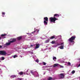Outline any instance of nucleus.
Returning <instances> with one entry per match:
<instances>
[{
  "label": "nucleus",
  "mask_w": 80,
  "mask_h": 80,
  "mask_svg": "<svg viewBox=\"0 0 80 80\" xmlns=\"http://www.w3.org/2000/svg\"><path fill=\"white\" fill-rule=\"evenodd\" d=\"M60 15L58 14H55L54 15V17H51L49 20L51 22H53L54 23H55V21L56 20H58V18H56L55 17H56V18L59 17Z\"/></svg>",
  "instance_id": "f257e3e1"
},
{
  "label": "nucleus",
  "mask_w": 80,
  "mask_h": 80,
  "mask_svg": "<svg viewBox=\"0 0 80 80\" xmlns=\"http://www.w3.org/2000/svg\"><path fill=\"white\" fill-rule=\"evenodd\" d=\"M76 38V36H72L68 40V41L70 43H74L75 42L74 41Z\"/></svg>",
  "instance_id": "f03ea898"
},
{
  "label": "nucleus",
  "mask_w": 80,
  "mask_h": 80,
  "mask_svg": "<svg viewBox=\"0 0 80 80\" xmlns=\"http://www.w3.org/2000/svg\"><path fill=\"white\" fill-rule=\"evenodd\" d=\"M0 55H7V52L4 50L0 51Z\"/></svg>",
  "instance_id": "7ed1b4c3"
},
{
  "label": "nucleus",
  "mask_w": 80,
  "mask_h": 80,
  "mask_svg": "<svg viewBox=\"0 0 80 80\" xmlns=\"http://www.w3.org/2000/svg\"><path fill=\"white\" fill-rule=\"evenodd\" d=\"M58 77L60 79H62L65 77V75L64 73H61L58 75Z\"/></svg>",
  "instance_id": "20e7f679"
},
{
  "label": "nucleus",
  "mask_w": 80,
  "mask_h": 80,
  "mask_svg": "<svg viewBox=\"0 0 80 80\" xmlns=\"http://www.w3.org/2000/svg\"><path fill=\"white\" fill-rule=\"evenodd\" d=\"M60 45H61V46L59 47V48H60V49H63V47H64V43H61L60 44Z\"/></svg>",
  "instance_id": "39448f33"
},
{
  "label": "nucleus",
  "mask_w": 80,
  "mask_h": 80,
  "mask_svg": "<svg viewBox=\"0 0 80 80\" xmlns=\"http://www.w3.org/2000/svg\"><path fill=\"white\" fill-rule=\"evenodd\" d=\"M11 40L10 41L11 43H13V42H16L17 41V39L16 38H12L11 39Z\"/></svg>",
  "instance_id": "423d86ee"
},
{
  "label": "nucleus",
  "mask_w": 80,
  "mask_h": 80,
  "mask_svg": "<svg viewBox=\"0 0 80 80\" xmlns=\"http://www.w3.org/2000/svg\"><path fill=\"white\" fill-rule=\"evenodd\" d=\"M36 47L35 48V49H37V48H38L40 47V44H39L36 43Z\"/></svg>",
  "instance_id": "0eeeda50"
},
{
  "label": "nucleus",
  "mask_w": 80,
  "mask_h": 80,
  "mask_svg": "<svg viewBox=\"0 0 80 80\" xmlns=\"http://www.w3.org/2000/svg\"><path fill=\"white\" fill-rule=\"evenodd\" d=\"M44 21H48V18L47 17H44Z\"/></svg>",
  "instance_id": "6e6552de"
},
{
  "label": "nucleus",
  "mask_w": 80,
  "mask_h": 80,
  "mask_svg": "<svg viewBox=\"0 0 80 80\" xmlns=\"http://www.w3.org/2000/svg\"><path fill=\"white\" fill-rule=\"evenodd\" d=\"M48 22L45 21H44V23L45 25H47L48 24Z\"/></svg>",
  "instance_id": "1a4fd4ad"
},
{
  "label": "nucleus",
  "mask_w": 80,
  "mask_h": 80,
  "mask_svg": "<svg viewBox=\"0 0 80 80\" xmlns=\"http://www.w3.org/2000/svg\"><path fill=\"white\" fill-rule=\"evenodd\" d=\"M11 43H12L10 42V41L9 42L6 43V46H9V45H10Z\"/></svg>",
  "instance_id": "9d476101"
},
{
  "label": "nucleus",
  "mask_w": 80,
  "mask_h": 80,
  "mask_svg": "<svg viewBox=\"0 0 80 80\" xmlns=\"http://www.w3.org/2000/svg\"><path fill=\"white\" fill-rule=\"evenodd\" d=\"M59 65L58 64L56 63L53 64V67H58Z\"/></svg>",
  "instance_id": "9b49d317"
},
{
  "label": "nucleus",
  "mask_w": 80,
  "mask_h": 80,
  "mask_svg": "<svg viewBox=\"0 0 80 80\" xmlns=\"http://www.w3.org/2000/svg\"><path fill=\"white\" fill-rule=\"evenodd\" d=\"M19 75H23V74H25V73H24L23 72H20L19 73Z\"/></svg>",
  "instance_id": "f8f14e48"
},
{
  "label": "nucleus",
  "mask_w": 80,
  "mask_h": 80,
  "mask_svg": "<svg viewBox=\"0 0 80 80\" xmlns=\"http://www.w3.org/2000/svg\"><path fill=\"white\" fill-rule=\"evenodd\" d=\"M22 37L21 36H20L19 37H18L17 38V40H20L21 39H22Z\"/></svg>",
  "instance_id": "ddd939ff"
},
{
  "label": "nucleus",
  "mask_w": 80,
  "mask_h": 80,
  "mask_svg": "<svg viewBox=\"0 0 80 80\" xmlns=\"http://www.w3.org/2000/svg\"><path fill=\"white\" fill-rule=\"evenodd\" d=\"M55 38V36H52L50 38V39H53V38Z\"/></svg>",
  "instance_id": "4468645a"
},
{
  "label": "nucleus",
  "mask_w": 80,
  "mask_h": 80,
  "mask_svg": "<svg viewBox=\"0 0 80 80\" xmlns=\"http://www.w3.org/2000/svg\"><path fill=\"white\" fill-rule=\"evenodd\" d=\"M53 60H54V61H55L56 60H57V58H56V57H55L54 56H53Z\"/></svg>",
  "instance_id": "2eb2a0df"
},
{
  "label": "nucleus",
  "mask_w": 80,
  "mask_h": 80,
  "mask_svg": "<svg viewBox=\"0 0 80 80\" xmlns=\"http://www.w3.org/2000/svg\"><path fill=\"white\" fill-rule=\"evenodd\" d=\"M6 34H2L1 36L2 37H5V36H6Z\"/></svg>",
  "instance_id": "dca6fc26"
},
{
  "label": "nucleus",
  "mask_w": 80,
  "mask_h": 80,
  "mask_svg": "<svg viewBox=\"0 0 80 80\" xmlns=\"http://www.w3.org/2000/svg\"><path fill=\"white\" fill-rule=\"evenodd\" d=\"M50 41V40L49 39H48L46 41H45V43H48Z\"/></svg>",
  "instance_id": "f3484780"
},
{
  "label": "nucleus",
  "mask_w": 80,
  "mask_h": 80,
  "mask_svg": "<svg viewBox=\"0 0 80 80\" xmlns=\"http://www.w3.org/2000/svg\"><path fill=\"white\" fill-rule=\"evenodd\" d=\"M11 78H15V77H16V76L14 75H12L10 77Z\"/></svg>",
  "instance_id": "a211bd4d"
},
{
  "label": "nucleus",
  "mask_w": 80,
  "mask_h": 80,
  "mask_svg": "<svg viewBox=\"0 0 80 80\" xmlns=\"http://www.w3.org/2000/svg\"><path fill=\"white\" fill-rule=\"evenodd\" d=\"M30 72L31 73H32V75H34V73H35V72H33V71H31Z\"/></svg>",
  "instance_id": "6ab92c4d"
},
{
  "label": "nucleus",
  "mask_w": 80,
  "mask_h": 80,
  "mask_svg": "<svg viewBox=\"0 0 80 80\" xmlns=\"http://www.w3.org/2000/svg\"><path fill=\"white\" fill-rule=\"evenodd\" d=\"M5 59V58L4 57H2L1 58V60H3Z\"/></svg>",
  "instance_id": "aec40b11"
},
{
  "label": "nucleus",
  "mask_w": 80,
  "mask_h": 80,
  "mask_svg": "<svg viewBox=\"0 0 80 80\" xmlns=\"http://www.w3.org/2000/svg\"><path fill=\"white\" fill-rule=\"evenodd\" d=\"M51 43L52 44H54V43H55V41H53L51 42Z\"/></svg>",
  "instance_id": "412c9836"
},
{
  "label": "nucleus",
  "mask_w": 80,
  "mask_h": 80,
  "mask_svg": "<svg viewBox=\"0 0 80 80\" xmlns=\"http://www.w3.org/2000/svg\"><path fill=\"white\" fill-rule=\"evenodd\" d=\"M75 71L74 70H73L72 72V74H74V73H75Z\"/></svg>",
  "instance_id": "4be33fe9"
},
{
  "label": "nucleus",
  "mask_w": 80,
  "mask_h": 80,
  "mask_svg": "<svg viewBox=\"0 0 80 80\" xmlns=\"http://www.w3.org/2000/svg\"><path fill=\"white\" fill-rule=\"evenodd\" d=\"M13 58H16L17 57H18V56L17 55H15L13 57Z\"/></svg>",
  "instance_id": "5701e85b"
},
{
  "label": "nucleus",
  "mask_w": 80,
  "mask_h": 80,
  "mask_svg": "<svg viewBox=\"0 0 80 80\" xmlns=\"http://www.w3.org/2000/svg\"><path fill=\"white\" fill-rule=\"evenodd\" d=\"M35 62H37V63H38V62H39V60H38V59H37L36 60Z\"/></svg>",
  "instance_id": "b1692460"
},
{
  "label": "nucleus",
  "mask_w": 80,
  "mask_h": 80,
  "mask_svg": "<svg viewBox=\"0 0 80 80\" xmlns=\"http://www.w3.org/2000/svg\"><path fill=\"white\" fill-rule=\"evenodd\" d=\"M48 79V80H52V78L50 77Z\"/></svg>",
  "instance_id": "393cba45"
},
{
  "label": "nucleus",
  "mask_w": 80,
  "mask_h": 80,
  "mask_svg": "<svg viewBox=\"0 0 80 80\" xmlns=\"http://www.w3.org/2000/svg\"><path fill=\"white\" fill-rule=\"evenodd\" d=\"M36 31L35 30L34 32H32L31 33H32L33 34H34V33H35L36 32Z\"/></svg>",
  "instance_id": "a878e982"
},
{
  "label": "nucleus",
  "mask_w": 80,
  "mask_h": 80,
  "mask_svg": "<svg viewBox=\"0 0 80 80\" xmlns=\"http://www.w3.org/2000/svg\"><path fill=\"white\" fill-rule=\"evenodd\" d=\"M68 65H71V63L70 62H68Z\"/></svg>",
  "instance_id": "bb28decb"
},
{
  "label": "nucleus",
  "mask_w": 80,
  "mask_h": 80,
  "mask_svg": "<svg viewBox=\"0 0 80 80\" xmlns=\"http://www.w3.org/2000/svg\"><path fill=\"white\" fill-rule=\"evenodd\" d=\"M46 64H47L46 62H43V65H46Z\"/></svg>",
  "instance_id": "cd10ccee"
},
{
  "label": "nucleus",
  "mask_w": 80,
  "mask_h": 80,
  "mask_svg": "<svg viewBox=\"0 0 80 80\" xmlns=\"http://www.w3.org/2000/svg\"><path fill=\"white\" fill-rule=\"evenodd\" d=\"M5 13L4 12H2V15H5Z\"/></svg>",
  "instance_id": "c85d7f7f"
},
{
  "label": "nucleus",
  "mask_w": 80,
  "mask_h": 80,
  "mask_svg": "<svg viewBox=\"0 0 80 80\" xmlns=\"http://www.w3.org/2000/svg\"><path fill=\"white\" fill-rule=\"evenodd\" d=\"M18 79H19V80H23V79L22 78H18Z\"/></svg>",
  "instance_id": "c756f323"
},
{
  "label": "nucleus",
  "mask_w": 80,
  "mask_h": 80,
  "mask_svg": "<svg viewBox=\"0 0 80 80\" xmlns=\"http://www.w3.org/2000/svg\"><path fill=\"white\" fill-rule=\"evenodd\" d=\"M57 45H60V43H57Z\"/></svg>",
  "instance_id": "7c9ffc66"
},
{
  "label": "nucleus",
  "mask_w": 80,
  "mask_h": 80,
  "mask_svg": "<svg viewBox=\"0 0 80 80\" xmlns=\"http://www.w3.org/2000/svg\"><path fill=\"white\" fill-rule=\"evenodd\" d=\"M36 31H37V32L38 33V32H39V30H38V29H36Z\"/></svg>",
  "instance_id": "2f4dec72"
},
{
  "label": "nucleus",
  "mask_w": 80,
  "mask_h": 80,
  "mask_svg": "<svg viewBox=\"0 0 80 80\" xmlns=\"http://www.w3.org/2000/svg\"><path fill=\"white\" fill-rule=\"evenodd\" d=\"M61 68H63V66H60Z\"/></svg>",
  "instance_id": "473e14b6"
},
{
  "label": "nucleus",
  "mask_w": 80,
  "mask_h": 80,
  "mask_svg": "<svg viewBox=\"0 0 80 80\" xmlns=\"http://www.w3.org/2000/svg\"><path fill=\"white\" fill-rule=\"evenodd\" d=\"M30 53H31V54H33V52H30Z\"/></svg>",
  "instance_id": "72a5a7b5"
},
{
  "label": "nucleus",
  "mask_w": 80,
  "mask_h": 80,
  "mask_svg": "<svg viewBox=\"0 0 80 80\" xmlns=\"http://www.w3.org/2000/svg\"><path fill=\"white\" fill-rule=\"evenodd\" d=\"M32 33H29V35H30V36H32Z\"/></svg>",
  "instance_id": "f704fd0d"
},
{
  "label": "nucleus",
  "mask_w": 80,
  "mask_h": 80,
  "mask_svg": "<svg viewBox=\"0 0 80 80\" xmlns=\"http://www.w3.org/2000/svg\"><path fill=\"white\" fill-rule=\"evenodd\" d=\"M33 46L32 45H31V46H30V47H33Z\"/></svg>",
  "instance_id": "c9c22d12"
},
{
  "label": "nucleus",
  "mask_w": 80,
  "mask_h": 80,
  "mask_svg": "<svg viewBox=\"0 0 80 80\" xmlns=\"http://www.w3.org/2000/svg\"><path fill=\"white\" fill-rule=\"evenodd\" d=\"M2 48V46L0 45V48Z\"/></svg>",
  "instance_id": "e433bc0d"
},
{
  "label": "nucleus",
  "mask_w": 80,
  "mask_h": 80,
  "mask_svg": "<svg viewBox=\"0 0 80 80\" xmlns=\"http://www.w3.org/2000/svg\"><path fill=\"white\" fill-rule=\"evenodd\" d=\"M19 57H21V58H22V56H19Z\"/></svg>",
  "instance_id": "4c0bfd02"
},
{
  "label": "nucleus",
  "mask_w": 80,
  "mask_h": 80,
  "mask_svg": "<svg viewBox=\"0 0 80 80\" xmlns=\"http://www.w3.org/2000/svg\"><path fill=\"white\" fill-rule=\"evenodd\" d=\"M2 39V38L1 37H0V40H1Z\"/></svg>",
  "instance_id": "58836bf2"
},
{
  "label": "nucleus",
  "mask_w": 80,
  "mask_h": 80,
  "mask_svg": "<svg viewBox=\"0 0 80 80\" xmlns=\"http://www.w3.org/2000/svg\"><path fill=\"white\" fill-rule=\"evenodd\" d=\"M3 38H5V37H4Z\"/></svg>",
  "instance_id": "ea45409f"
},
{
  "label": "nucleus",
  "mask_w": 80,
  "mask_h": 80,
  "mask_svg": "<svg viewBox=\"0 0 80 80\" xmlns=\"http://www.w3.org/2000/svg\"><path fill=\"white\" fill-rule=\"evenodd\" d=\"M2 17H4V16L2 15Z\"/></svg>",
  "instance_id": "a19ab883"
},
{
  "label": "nucleus",
  "mask_w": 80,
  "mask_h": 80,
  "mask_svg": "<svg viewBox=\"0 0 80 80\" xmlns=\"http://www.w3.org/2000/svg\"><path fill=\"white\" fill-rule=\"evenodd\" d=\"M27 34H29V33H27Z\"/></svg>",
  "instance_id": "79ce46f5"
},
{
  "label": "nucleus",
  "mask_w": 80,
  "mask_h": 80,
  "mask_svg": "<svg viewBox=\"0 0 80 80\" xmlns=\"http://www.w3.org/2000/svg\"><path fill=\"white\" fill-rule=\"evenodd\" d=\"M28 70L27 71V72H28Z\"/></svg>",
  "instance_id": "37998d69"
}]
</instances>
